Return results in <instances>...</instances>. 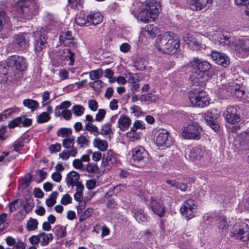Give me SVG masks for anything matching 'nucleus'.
<instances>
[{"label": "nucleus", "instance_id": "obj_1", "mask_svg": "<svg viewBox=\"0 0 249 249\" xmlns=\"http://www.w3.org/2000/svg\"><path fill=\"white\" fill-rule=\"evenodd\" d=\"M191 64L193 70L189 80L192 85H200L208 80V71L211 65L206 61L201 62L198 58H194Z\"/></svg>", "mask_w": 249, "mask_h": 249}, {"label": "nucleus", "instance_id": "obj_2", "mask_svg": "<svg viewBox=\"0 0 249 249\" xmlns=\"http://www.w3.org/2000/svg\"><path fill=\"white\" fill-rule=\"evenodd\" d=\"M156 46L163 53H174L179 46V41L173 33L166 32L157 39Z\"/></svg>", "mask_w": 249, "mask_h": 249}, {"label": "nucleus", "instance_id": "obj_3", "mask_svg": "<svg viewBox=\"0 0 249 249\" xmlns=\"http://www.w3.org/2000/svg\"><path fill=\"white\" fill-rule=\"evenodd\" d=\"M18 5V13L24 19H31L38 13L39 5L36 0H19Z\"/></svg>", "mask_w": 249, "mask_h": 249}, {"label": "nucleus", "instance_id": "obj_4", "mask_svg": "<svg viewBox=\"0 0 249 249\" xmlns=\"http://www.w3.org/2000/svg\"><path fill=\"white\" fill-rule=\"evenodd\" d=\"M197 89H193L189 93V99L194 107H204L210 104V99L207 93L198 85Z\"/></svg>", "mask_w": 249, "mask_h": 249}, {"label": "nucleus", "instance_id": "obj_5", "mask_svg": "<svg viewBox=\"0 0 249 249\" xmlns=\"http://www.w3.org/2000/svg\"><path fill=\"white\" fill-rule=\"evenodd\" d=\"M166 204L170 205V198H165L160 195L151 196L148 206L152 209L155 213L160 217H162L165 213V206Z\"/></svg>", "mask_w": 249, "mask_h": 249}, {"label": "nucleus", "instance_id": "obj_6", "mask_svg": "<svg viewBox=\"0 0 249 249\" xmlns=\"http://www.w3.org/2000/svg\"><path fill=\"white\" fill-rule=\"evenodd\" d=\"M203 129L200 125L195 122L184 124L182 128L181 135L187 140L200 139Z\"/></svg>", "mask_w": 249, "mask_h": 249}, {"label": "nucleus", "instance_id": "obj_7", "mask_svg": "<svg viewBox=\"0 0 249 249\" xmlns=\"http://www.w3.org/2000/svg\"><path fill=\"white\" fill-rule=\"evenodd\" d=\"M132 160L135 165L145 166L149 162L148 153L143 147H136L132 150Z\"/></svg>", "mask_w": 249, "mask_h": 249}, {"label": "nucleus", "instance_id": "obj_8", "mask_svg": "<svg viewBox=\"0 0 249 249\" xmlns=\"http://www.w3.org/2000/svg\"><path fill=\"white\" fill-rule=\"evenodd\" d=\"M225 89L231 93V95L238 100L245 101L248 96L247 90L243 86L235 82H232L228 86L225 84Z\"/></svg>", "mask_w": 249, "mask_h": 249}, {"label": "nucleus", "instance_id": "obj_9", "mask_svg": "<svg viewBox=\"0 0 249 249\" xmlns=\"http://www.w3.org/2000/svg\"><path fill=\"white\" fill-rule=\"evenodd\" d=\"M155 135H156L155 143L159 149H164L172 144V138L166 130H158Z\"/></svg>", "mask_w": 249, "mask_h": 249}, {"label": "nucleus", "instance_id": "obj_10", "mask_svg": "<svg viewBox=\"0 0 249 249\" xmlns=\"http://www.w3.org/2000/svg\"><path fill=\"white\" fill-rule=\"evenodd\" d=\"M231 233L236 238L246 241L249 239V227L245 223L236 224Z\"/></svg>", "mask_w": 249, "mask_h": 249}, {"label": "nucleus", "instance_id": "obj_11", "mask_svg": "<svg viewBox=\"0 0 249 249\" xmlns=\"http://www.w3.org/2000/svg\"><path fill=\"white\" fill-rule=\"evenodd\" d=\"M197 211V206L192 199L187 200L182 205L180 212L182 216L187 219H191L195 216Z\"/></svg>", "mask_w": 249, "mask_h": 249}, {"label": "nucleus", "instance_id": "obj_12", "mask_svg": "<svg viewBox=\"0 0 249 249\" xmlns=\"http://www.w3.org/2000/svg\"><path fill=\"white\" fill-rule=\"evenodd\" d=\"M35 37V49L36 52L40 53L47 46L46 33L45 29H38L34 33Z\"/></svg>", "mask_w": 249, "mask_h": 249}, {"label": "nucleus", "instance_id": "obj_13", "mask_svg": "<svg viewBox=\"0 0 249 249\" xmlns=\"http://www.w3.org/2000/svg\"><path fill=\"white\" fill-rule=\"evenodd\" d=\"M236 55L239 57H245L249 54V38L239 39L235 43Z\"/></svg>", "mask_w": 249, "mask_h": 249}, {"label": "nucleus", "instance_id": "obj_14", "mask_svg": "<svg viewBox=\"0 0 249 249\" xmlns=\"http://www.w3.org/2000/svg\"><path fill=\"white\" fill-rule=\"evenodd\" d=\"M183 40L188 45V47L193 50H205L206 49L210 50L207 48L205 45L201 44L198 39L195 37V35L192 33H186L183 36Z\"/></svg>", "mask_w": 249, "mask_h": 249}, {"label": "nucleus", "instance_id": "obj_15", "mask_svg": "<svg viewBox=\"0 0 249 249\" xmlns=\"http://www.w3.org/2000/svg\"><path fill=\"white\" fill-rule=\"evenodd\" d=\"M6 62L8 67H15L17 70L20 71H25L27 68L26 60L22 56L12 55L7 58Z\"/></svg>", "mask_w": 249, "mask_h": 249}, {"label": "nucleus", "instance_id": "obj_16", "mask_svg": "<svg viewBox=\"0 0 249 249\" xmlns=\"http://www.w3.org/2000/svg\"><path fill=\"white\" fill-rule=\"evenodd\" d=\"M237 108L235 106H230L227 108L223 113L226 120L230 124H235L240 121V118L238 113Z\"/></svg>", "mask_w": 249, "mask_h": 249}, {"label": "nucleus", "instance_id": "obj_17", "mask_svg": "<svg viewBox=\"0 0 249 249\" xmlns=\"http://www.w3.org/2000/svg\"><path fill=\"white\" fill-rule=\"evenodd\" d=\"M234 144L240 150H249V132L240 134L234 140Z\"/></svg>", "mask_w": 249, "mask_h": 249}, {"label": "nucleus", "instance_id": "obj_18", "mask_svg": "<svg viewBox=\"0 0 249 249\" xmlns=\"http://www.w3.org/2000/svg\"><path fill=\"white\" fill-rule=\"evenodd\" d=\"M186 154L190 160H199L204 157L205 154V148L201 146L188 148L186 149Z\"/></svg>", "mask_w": 249, "mask_h": 249}, {"label": "nucleus", "instance_id": "obj_19", "mask_svg": "<svg viewBox=\"0 0 249 249\" xmlns=\"http://www.w3.org/2000/svg\"><path fill=\"white\" fill-rule=\"evenodd\" d=\"M217 115L216 109H212L208 111L205 117L208 124L216 132L218 131Z\"/></svg>", "mask_w": 249, "mask_h": 249}, {"label": "nucleus", "instance_id": "obj_20", "mask_svg": "<svg viewBox=\"0 0 249 249\" xmlns=\"http://www.w3.org/2000/svg\"><path fill=\"white\" fill-rule=\"evenodd\" d=\"M56 55L58 58L61 60H69V65H72L73 64L74 53L72 52L70 49H60L57 52Z\"/></svg>", "mask_w": 249, "mask_h": 249}, {"label": "nucleus", "instance_id": "obj_21", "mask_svg": "<svg viewBox=\"0 0 249 249\" xmlns=\"http://www.w3.org/2000/svg\"><path fill=\"white\" fill-rule=\"evenodd\" d=\"M30 35L28 33H23L14 36L13 42L21 47H25L29 44Z\"/></svg>", "mask_w": 249, "mask_h": 249}, {"label": "nucleus", "instance_id": "obj_22", "mask_svg": "<svg viewBox=\"0 0 249 249\" xmlns=\"http://www.w3.org/2000/svg\"><path fill=\"white\" fill-rule=\"evenodd\" d=\"M143 5L155 18L157 17L160 10V3L155 0H149L145 3H143Z\"/></svg>", "mask_w": 249, "mask_h": 249}, {"label": "nucleus", "instance_id": "obj_23", "mask_svg": "<svg viewBox=\"0 0 249 249\" xmlns=\"http://www.w3.org/2000/svg\"><path fill=\"white\" fill-rule=\"evenodd\" d=\"M137 18L142 22H147L153 20L155 18L151 14L149 11L146 8L143 4H142L141 10L138 15Z\"/></svg>", "mask_w": 249, "mask_h": 249}, {"label": "nucleus", "instance_id": "obj_24", "mask_svg": "<svg viewBox=\"0 0 249 249\" xmlns=\"http://www.w3.org/2000/svg\"><path fill=\"white\" fill-rule=\"evenodd\" d=\"M79 175L75 171L69 173L66 178V181L68 186H77L79 184H82L79 181Z\"/></svg>", "mask_w": 249, "mask_h": 249}, {"label": "nucleus", "instance_id": "obj_25", "mask_svg": "<svg viewBox=\"0 0 249 249\" xmlns=\"http://www.w3.org/2000/svg\"><path fill=\"white\" fill-rule=\"evenodd\" d=\"M190 8L194 11L202 10L211 0H188Z\"/></svg>", "mask_w": 249, "mask_h": 249}, {"label": "nucleus", "instance_id": "obj_26", "mask_svg": "<svg viewBox=\"0 0 249 249\" xmlns=\"http://www.w3.org/2000/svg\"><path fill=\"white\" fill-rule=\"evenodd\" d=\"M131 120L130 118L125 115H121L118 120V127L123 131L128 129L130 124Z\"/></svg>", "mask_w": 249, "mask_h": 249}, {"label": "nucleus", "instance_id": "obj_27", "mask_svg": "<svg viewBox=\"0 0 249 249\" xmlns=\"http://www.w3.org/2000/svg\"><path fill=\"white\" fill-rule=\"evenodd\" d=\"M166 183L171 187L180 190L182 192L186 191L188 188L187 183L179 182L178 179L166 180Z\"/></svg>", "mask_w": 249, "mask_h": 249}, {"label": "nucleus", "instance_id": "obj_28", "mask_svg": "<svg viewBox=\"0 0 249 249\" xmlns=\"http://www.w3.org/2000/svg\"><path fill=\"white\" fill-rule=\"evenodd\" d=\"M87 17L88 23L92 25L100 23L103 20V16L100 13L91 12Z\"/></svg>", "mask_w": 249, "mask_h": 249}, {"label": "nucleus", "instance_id": "obj_29", "mask_svg": "<svg viewBox=\"0 0 249 249\" xmlns=\"http://www.w3.org/2000/svg\"><path fill=\"white\" fill-rule=\"evenodd\" d=\"M230 225V220L225 215L219 216V230H221L222 232H226Z\"/></svg>", "mask_w": 249, "mask_h": 249}, {"label": "nucleus", "instance_id": "obj_30", "mask_svg": "<svg viewBox=\"0 0 249 249\" xmlns=\"http://www.w3.org/2000/svg\"><path fill=\"white\" fill-rule=\"evenodd\" d=\"M68 150H63L62 153L59 154L60 158L63 160H68L70 157H75L77 153V148L75 146H72Z\"/></svg>", "mask_w": 249, "mask_h": 249}, {"label": "nucleus", "instance_id": "obj_31", "mask_svg": "<svg viewBox=\"0 0 249 249\" xmlns=\"http://www.w3.org/2000/svg\"><path fill=\"white\" fill-rule=\"evenodd\" d=\"M157 28L154 25H147L144 29L143 33L147 37L153 38L156 36L158 33Z\"/></svg>", "mask_w": 249, "mask_h": 249}, {"label": "nucleus", "instance_id": "obj_32", "mask_svg": "<svg viewBox=\"0 0 249 249\" xmlns=\"http://www.w3.org/2000/svg\"><path fill=\"white\" fill-rule=\"evenodd\" d=\"M10 67L7 66L6 60L5 61L0 62V82H3L6 80V75Z\"/></svg>", "mask_w": 249, "mask_h": 249}, {"label": "nucleus", "instance_id": "obj_33", "mask_svg": "<svg viewBox=\"0 0 249 249\" xmlns=\"http://www.w3.org/2000/svg\"><path fill=\"white\" fill-rule=\"evenodd\" d=\"M93 146L101 151H105L107 149L108 144L106 141L99 138H95L93 142Z\"/></svg>", "mask_w": 249, "mask_h": 249}, {"label": "nucleus", "instance_id": "obj_34", "mask_svg": "<svg viewBox=\"0 0 249 249\" xmlns=\"http://www.w3.org/2000/svg\"><path fill=\"white\" fill-rule=\"evenodd\" d=\"M134 216L135 219L140 223L146 222L149 219V216L145 214L142 210L135 211Z\"/></svg>", "mask_w": 249, "mask_h": 249}, {"label": "nucleus", "instance_id": "obj_35", "mask_svg": "<svg viewBox=\"0 0 249 249\" xmlns=\"http://www.w3.org/2000/svg\"><path fill=\"white\" fill-rule=\"evenodd\" d=\"M23 104L25 107L30 109L32 112L36 110L39 107V103L37 101L29 99L24 100Z\"/></svg>", "mask_w": 249, "mask_h": 249}, {"label": "nucleus", "instance_id": "obj_36", "mask_svg": "<svg viewBox=\"0 0 249 249\" xmlns=\"http://www.w3.org/2000/svg\"><path fill=\"white\" fill-rule=\"evenodd\" d=\"M75 22L80 26H84L88 23V17H86L83 12H80L77 15L75 19Z\"/></svg>", "mask_w": 249, "mask_h": 249}, {"label": "nucleus", "instance_id": "obj_37", "mask_svg": "<svg viewBox=\"0 0 249 249\" xmlns=\"http://www.w3.org/2000/svg\"><path fill=\"white\" fill-rule=\"evenodd\" d=\"M230 63L229 56L225 53H219V65L227 68Z\"/></svg>", "mask_w": 249, "mask_h": 249}, {"label": "nucleus", "instance_id": "obj_38", "mask_svg": "<svg viewBox=\"0 0 249 249\" xmlns=\"http://www.w3.org/2000/svg\"><path fill=\"white\" fill-rule=\"evenodd\" d=\"M40 238H42L41 245L42 246H47L50 242L53 240V234H46L45 232H41L39 234Z\"/></svg>", "mask_w": 249, "mask_h": 249}, {"label": "nucleus", "instance_id": "obj_39", "mask_svg": "<svg viewBox=\"0 0 249 249\" xmlns=\"http://www.w3.org/2000/svg\"><path fill=\"white\" fill-rule=\"evenodd\" d=\"M76 142L79 148H84L89 146V141L86 136L81 135L77 137Z\"/></svg>", "mask_w": 249, "mask_h": 249}, {"label": "nucleus", "instance_id": "obj_40", "mask_svg": "<svg viewBox=\"0 0 249 249\" xmlns=\"http://www.w3.org/2000/svg\"><path fill=\"white\" fill-rule=\"evenodd\" d=\"M25 207V205L24 204L22 200L16 199L9 204V209L10 213L18 210L20 207Z\"/></svg>", "mask_w": 249, "mask_h": 249}, {"label": "nucleus", "instance_id": "obj_41", "mask_svg": "<svg viewBox=\"0 0 249 249\" xmlns=\"http://www.w3.org/2000/svg\"><path fill=\"white\" fill-rule=\"evenodd\" d=\"M157 99V97L151 93H146L141 96L140 99L142 103H153L155 102Z\"/></svg>", "mask_w": 249, "mask_h": 249}, {"label": "nucleus", "instance_id": "obj_42", "mask_svg": "<svg viewBox=\"0 0 249 249\" xmlns=\"http://www.w3.org/2000/svg\"><path fill=\"white\" fill-rule=\"evenodd\" d=\"M72 134V130L70 128L62 127L59 129L57 132V135L61 137L68 138Z\"/></svg>", "mask_w": 249, "mask_h": 249}, {"label": "nucleus", "instance_id": "obj_43", "mask_svg": "<svg viewBox=\"0 0 249 249\" xmlns=\"http://www.w3.org/2000/svg\"><path fill=\"white\" fill-rule=\"evenodd\" d=\"M85 130L88 131L90 133H92L95 136H97L99 134L98 128L92 124V123H88L85 126Z\"/></svg>", "mask_w": 249, "mask_h": 249}, {"label": "nucleus", "instance_id": "obj_44", "mask_svg": "<svg viewBox=\"0 0 249 249\" xmlns=\"http://www.w3.org/2000/svg\"><path fill=\"white\" fill-rule=\"evenodd\" d=\"M51 119V116L48 113L43 112L39 114L36 119V122L39 124L45 123Z\"/></svg>", "mask_w": 249, "mask_h": 249}, {"label": "nucleus", "instance_id": "obj_45", "mask_svg": "<svg viewBox=\"0 0 249 249\" xmlns=\"http://www.w3.org/2000/svg\"><path fill=\"white\" fill-rule=\"evenodd\" d=\"M85 108L81 105H76L71 108V111L76 116H82L85 112Z\"/></svg>", "mask_w": 249, "mask_h": 249}, {"label": "nucleus", "instance_id": "obj_46", "mask_svg": "<svg viewBox=\"0 0 249 249\" xmlns=\"http://www.w3.org/2000/svg\"><path fill=\"white\" fill-rule=\"evenodd\" d=\"M74 138H75L73 136H71L70 137L63 139L62 141L63 146L67 149L73 146L74 143Z\"/></svg>", "mask_w": 249, "mask_h": 249}, {"label": "nucleus", "instance_id": "obj_47", "mask_svg": "<svg viewBox=\"0 0 249 249\" xmlns=\"http://www.w3.org/2000/svg\"><path fill=\"white\" fill-rule=\"evenodd\" d=\"M145 128V126L144 122L142 121L137 120L134 123L130 130L133 132H136L138 129L143 130Z\"/></svg>", "mask_w": 249, "mask_h": 249}, {"label": "nucleus", "instance_id": "obj_48", "mask_svg": "<svg viewBox=\"0 0 249 249\" xmlns=\"http://www.w3.org/2000/svg\"><path fill=\"white\" fill-rule=\"evenodd\" d=\"M84 186L83 184H79L76 187V192L74 195V198L76 201H80L83 196V191Z\"/></svg>", "mask_w": 249, "mask_h": 249}, {"label": "nucleus", "instance_id": "obj_49", "mask_svg": "<svg viewBox=\"0 0 249 249\" xmlns=\"http://www.w3.org/2000/svg\"><path fill=\"white\" fill-rule=\"evenodd\" d=\"M111 123H107L102 126L101 132L100 133L102 135H108L113 134L111 129Z\"/></svg>", "mask_w": 249, "mask_h": 249}, {"label": "nucleus", "instance_id": "obj_50", "mask_svg": "<svg viewBox=\"0 0 249 249\" xmlns=\"http://www.w3.org/2000/svg\"><path fill=\"white\" fill-rule=\"evenodd\" d=\"M69 5L73 9H81L83 7L82 0H68Z\"/></svg>", "mask_w": 249, "mask_h": 249}, {"label": "nucleus", "instance_id": "obj_51", "mask_svg": "<svg viewBox=\"0 0 249 249\" xmlns=\"http://www.w3.org/2000/svg\"><path fill=\"white\" fill-rule=\"evenodd\" d=\"M103 74V71L101 69H99L97 70L92 71L90 72L89 77L91 80L99 79Z\"/></svg>", "mask_w": 249, "mask_h": 249}, {"label": "nucleus", "instance_id": "obj_52", "mask_svg": "<svg viewBox=\"0 0 249 249\" xmlns=\"http://www.w3.org/2000/svg\"><path fill=\"white\" fill-rule=\"evenodd\" d=\"M59 39L60 42L62 43L64 46L71 47L75 45L74 39L60 37Z\"/></svg>", "mask_w": 249, "mask_h": 249}, {"label": "nucleus", "instance_id": "obj_53", "mask_svg": "<svg viewBox=\"0 0 249 249\" xmlns=\"http://www.w3.org/2000/svg\"><path fill=\"white\" fill-rule=\"evenodd\" d=\"M219 43L224 46H229L231 43L230 37L228 35H222L219 37Z\"/></svg>", "mask_w": 249, "mask_h": 249}, {"label": "nucleus", "instance_id": "obj_54", "mask_svg": "<svg viewBox=\"0 0 249 249\" xmlns=\"http://www.w3.org/2000/svg\"><path fill=\"white\" fill-rule=\"evenodd\" d=\"M125 188V187L123 184H119L118 185L114 187L112 190H109V192H107L106 194V196H110L112 195V194H117L121 191H124Z\"/></svg>", "mask_w": 249, "mask_h": 249}, {"label": "nucleus", "instance_id": "obj_55", "mask_svg": "<svg viewBox=\"0 0 249 249\" xmlns=\"http://www.w3.org/2000/svg\"><path fill=\"white\" fill-rule=\"evenodd\" d=\"M8 20V17L5 12L3 10H0V31H1L6 22Z\"/></svg>", "mask_w": 249, "mask_h": 249}, {"label": "nucleus", "instance_id": "obj_56", "mask_svg": "<svg viewBox=\"0 0 249 249\" xmlns=\"http://www.w3.org/2000/svg\"><path fill=\"white\" fill-rule=\"evenodd\" d=\"M55 234L58 238H63L66 236L67 234L66 227L62 226L56 227Z\"/></svg>", "mask_w": 249, "mask_h": 249}, {"label": "nucleus", "instance_id": "obj_57", "mask_svg": "<svg viewBox=\"0 0 249 249\" xmlns=\"http://www.w3.org/2000/svg\"><path fill=\"white\" fill-rule=\"evenodd\" d=\"M93 210L91 208H89L86 210L84 212L81 213V214L79 216V221L83 222L87 218L91 215Z\"/></svg>", "mask_w": 249, "mask_h": 249}, {"label": "nucleus", "instance_id": "obj_58", "mask_svg": "<svg viewBox=\"0 0 249 249\" xmlns=\"http://www.w3.org/2000/svg\"><path fill=\"white\" fill-rule=\"evenodd\" d=\"M147 64V62L143 59H140L135 63V67L139 71H142L145 69Z\"/></svg>", "mask_w": 249, "mask_h": 249}, {"label": "nucleus", "instance_id": "obj_59", "mask_svg": "<svg viewBox=\"0 0 249 249\" xmlns=\"http://www.w3.org/2000/svg\"><path fill=\"white\" fill-rule=\"evenodd\" d=\"M219 202H220V204L222 206L223 210L230 207L231 205L229 198L225 195H221L220 199H219Z\"/></svg>", "mask_w": 249, "mask_h": 249}, {"label": "nucleus", "instance_id": "obj_60", "mask_svg": "<svg viewBox=\"0 0 249 249\" xmlns=\"http://www.w3.org/2000/svg\"><path fill=\"white\" fill-rule=\"evenodd\" d=\"M38 222L35 219L31 218L27 222V228L29 231L35 230L37 227Z\"/></svg>", "mask_w": 249, "mask_h": 249}, {"label": "nucleus", "instance_id": "obj_61", "mask_svg": "<svg viewBox=\"0 0 249 249\" xmlns=\"http://www.w3.org/2000/svg\"><path fill=\"white\" fill-rule=\"evenodd\" d=\"M141 78L140 73H132L128 74V82L130 83L135 84L138 82Z\"/></svg>", "mask_w": 249, "mask_h": 249}, {"label": "nucleus", "instance_id": "obj_62", "mask_svg": "<svg viewBox=\"0 0 249 249\" xmlns=\"http://www.w3.org/2000/svg\"><path fill=\"white\" fill-rule=\"evenodd\" d=\"M50 92L48 91H44L42 95V106L43 107L46 106L47 105L50 103Z\"/></svg>", "mask_w": 249, "mask_h": 249}, {"label": "nucleus", "instance_id": "obj_63", "mask_svg": "<svg viewBox=\"0 0 249 249\" xmlns=\"http://www.w3.org/2000/svg\"><path fill=\"white\" fill-rule=\"evenodd\" d=\"M32 181V176L31 175H27L22 179L20 184L24 188L28 187Z\"/></svg>", "mask_w": 249, "mask_h": 249}, {"label": "nucleus", "instance_id": "obj_64", "mask_svg": "<svg viewBox=\"0 0 249 249\" xmlns=\"http://www.w3.org/2000/svg\"><path fill=\"white\" fill-rule=\"evenodd\" d=\"M106 111L104 109H99L95 116V120L97 122H101L105 117Z\"/></svg>", "mask_w": 249, "mask_h": 249}]
</instances>
